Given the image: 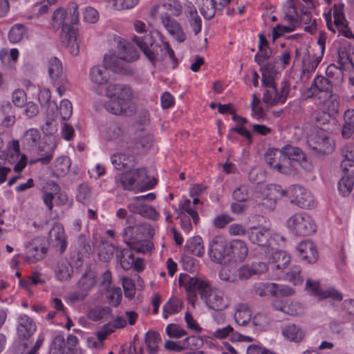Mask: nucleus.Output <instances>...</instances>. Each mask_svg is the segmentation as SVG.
<instances>
[{"instance_id": "3c124183", "label": "nucleus", "mask_w": 354, "mask_h": 354, "mask_svg": "<svg viewBox=\"0 0 354 354\" xmlns=\"http://www.w3.org/2000/svg\"><path fill=\"white\" fill-rule=\"evenodd\" d=\"M139 0H109L107 6L115 10L131 9L136 7Z\"/></svg>"}, {"instance_id": "49530a36", "label": "nucleus", "mask_w": 354, "mask_h": 354, "mask_svg": "<svg viewBox=\"0 0 354 354\" xmlns=\"http://www.w3.org/2000/svg\"><path fill=\"white\" fill-rule=\"evenodd\" d=\"M310 294L319 297L320 299L330 298L333 301H340L343 297L341 292L336 289H310Z\"/></svg>"}, {"instance_id": "5fc2aeb1", "label": "nucleus", "mask_w": 354, "mask_h": 354, "mask_svg": "<svg viewBox=\"0 0 354 354\" xmlns=\"http://www.w3.org/2000/svg\"><path fill=\"white\" fill-rule=\"evenodd\" d=\"M347 175L343 176L339 181L338 190L343 196L348 195L354 187V181L353 176L348 173Z\"/></svg>"}, {"instance_id": "cd10ccee", "label": "nucleus", "mask_w": 354, "mask_h": 354, "mask_svg": "<svg viewBox=\"0 0 354 354\" xmlns=\"http://www.w3.org/2000/svg\"><path fill=\"white\" fill-rule=\"evenodd\" d=\"M130 172L133 174V180L136 189H141L142 191L149 190L153 189L156 184L155 179L146 182L147 173L145 167L131 169Z\"/></svg>"}, {"instance_id": "a211bd4d", "label": "nucleus", "mask_w": 354, "mask_h": 354, "mask_svg": "<svg viewBox=\"0 0 354 354\" xmlns=\"http://www.w3.org/2000/svg\"><path fill=\"white\" fill-rule=\"evenodd\" d=\"M291 192L292 193L291 203L304 209H312L316 206L314 196L306 188L299 185H294Z\"/></svg>"}, {"instance_id": "c756f323", "label": "nucleus", "mask_w": 354, "mask_h": 354, "mask_svg": "<svg viewBox=\"0 0 354 354\" xmlns=\"http://www.w3.org/2000/svg\"><path fill=\"white\" fill-rule=\"evenodd\" d=\"M178 285L180 288H209L207 280L201 277H194L187 274H180Z\"/></svg>"}, {"instance_id": "4d7b16f0", "label": "nucleus", "mask_w": 354, "mask_h": 354, "mask_svg": "<svg viewBox=\"0 0 354 354\" xmlns=\"http://www.w3.org/2000/svg\"><path fill=\"white\" fill-rule=\"evenodd\" d=\"M216 5L213 0H202L200 12L205 19H210L214 17Z\"/></svg>"}, {"instance_id": "f8f14e48", "label": "nucleus", "mask_w": 354, "mask_h": 354, "mask_svg": "<svg viewBox=\"0 0 354 354\" xmlns=\"http://www.w3.org/2000/svg\"><path fill=\"white\" fill-rule=\"evenodd\" d=\"M208 254L214 262L221 265L230 263L229 243L223 236L214 237L209 243Z\"/></svg>"}, {"instance_id": "393cba45", "label": "nucleus", "mask_w": 354, "mask_h": 354, "mask_svg": "<svg viewBox=\"0 0 354 354\" xmlns=\"http://www.w3.org/2000/svg\"><path fill=\"white\" fill-rule=\"evenodd\" d=\"M128 208L134 214H138L143 217L154 221L158 220L160 217L159 212L153 207L140 201H131L128 205Z\"/></svg>"}, {"instance_id": "58836bf2", "label": "nucleus", "mask_w": 354, "mask_h": 354, "mask_svg": "<svg viewBox=\"0 0 354 354\" xmlns=\"http://www.w3.org/2000/svg\"><path fill=\"white\" fill-rule=\"evenodd\" d=\"M252 313L248 305L239 304L234 313V319L239 326H245L251 320Z\"/></svg>"}, {"instance_id": "774afa93", "label": "nucleus", "mask_w": 354, "mask_h": 354, "mask_svg": "<svg viewBox=\"0 0 354 354\" xmlns=\"http://www.w3.org/2000/svg\"><path fill=\"white\" fill-rule=\"evenodd\" d=\"M59 115L63 120H68L73 113V106L71 102L67 100H62L59 106Z\"/></svg>"}, {"instance_id": "6e6d98bb", "label": "nucleus", "mask_w": 354, "mask_h": 354, "mask_svg": "<svg viewBox=\"0 0 354 354\" xmlns=\"http://www.w3.org/2000/svg\"><path fill=\"white\" fill-rule=\"evenodd\" d=\"M284 280L290 282L293 286H301L303 283V279L301 276V268L298 266H295L292 270L284 274H282V278Z\"/></svg>"}, {"instance_id": "0e129e2a", "label": "nucleus", "mask_w": 354, "mask_h": 354, "mask_svg": "<svg viewBox=\"0 0 354 354\" xmlns=\"http://www.w3.org/2000/svg\"><path fill=\"white\" fill-rule=\"evenodd\" d=\"M80 286L82 288H93L97 285L95 273L92 270L86 272L79 281Z\"/></svg>"}, {"instance_id": "69168bd1", "label": "nucleus", "mask_w": 354, "mask_h": 354, "mask_svg": "<svg viewBox=\"0 0 354 354\" xmlns=\"http://www.w3.org/2000/svg\"><path fill=\"white\" fill-rule=\"evenodd\" d=\"M111 313V310L108 306L96 307L89 312V317L94 321L108 317Z\"/></svg>"}, {"instance_id": "bf43d9fd", "label": "nucleus", "mask_w": 354, "mask_h": 354, "mask_svg": "<svg viewBox=\"0 0 354 354\" xmlns=\"http://www.w3.org/2000/svg\"><path fill=\"white\" fill-rule=\"evenodd\" d=\"M294 293V289H255V294L260 297H265L268 295L272 297H277L278 294L281 295L290 296Z\"/></svg>"}, {"instance_id": "0eeeda50", "label": "nucleus", "mask_w": 354, "mask_h": 354, "mask_svg": "<svg viewBox=\"0 0 354 354\" xmlns=\"http://www.w3.org/2000/svg\"><path fill=\"white\" fill-rule=\"evenodd\" d=\"M286 194V191L278 185H259L252 195L254 203L263 212H271L277 201Z\"/></svg>"}, {"instance_id": "f704fd0d", "label": "nucleus", "mask_w": 354, "mask_h": 354, "mask_svg": "<svg viewBox=\"0 0 354 354\" xmlns=\"http://www.w3.org/2000/svg\"><path fill=\"white\" fill-rule=\"evenodd\" d=\"M185 250L190 254L202 257L205 253L202 238L199 236H195L189 239L185 245Z\"/></svg>"}, {"instance_id": "9b49d317", "label": "nucleus", "mask_w": 354, "mask_h": 354, "mask_svg": "<svg viewBox=\"0 0 354 354\" xmlns=\"http://www.w3.org/2000/svg\"><path fill=\"white\" fill-rule=\"evenodd\" d=\"M24 247L25 252L23 254V259L28 264H33L42 260L47 253L44 240L40 236L34 237L26 241Z\"/></svg>"}, {"instance_id": "4be33fe9", "label": "nucleus", "mask_w": 354, "mask_h": 354, "mask_svg": "<svg viewBox=\"0 0 354 354\" xmlns=\"http://www.w3.org/2000/svg\"><path fill=\"white\" fill-rule=\"evenodd\" d=\"M230 263H241L248 254L247 244L242 240L234 239L229 243Z\"/></svg>"}, {"instance_id": "1a4fd4ad", "label": "nucleus", "mask_w": 354, "mask_h": 354, "mask_svg": "<svg viewBox=\"0 0 354 354\" xmlns=\"http://www.w3.org/2000/svg\"><path fill=\"white\" fill-rule=\"evenodd\" d=\"M286 225L292 234L299 236H310L317 231L315 219L305 212H299L291 215L286 220Z\"/></svg>"}, {"instance_id": "ea45409f", "label": "nucleus", "mask_w": 354, "mask_h": 354, "mask_svg": "<svg viewBox=\"0 0 354 354\" xmlns=\"http://www.w3.org/2000/svg\"><path fill=\"white\" fill-rule=\"evenodd\" d=\"M178 207L180 216H184L185 215V213H186L187 216H189L196 225L198 223L200 219L198 214L195 209V207H194V204L192 203L189 199L184 198L180 201L178 204Z\"/></svg>"}, {"instance_id": "09e8293b", "label": "nucleus", "mask_w": 354, "mask_h": 354, "mask_svg": "<svg viewBox=\"0 0 354 354\" xmlns=\"http://www.w3.org/2000/svg\"><path fill=\"white\" fill-rule=\"evenodd\" d=\"M123 60L120 59L118 55L106 54L104 56V64L108 69L119 73L123 69Z\"/></svg>"}, {"instance_id": "a18cd8bd", "label": "nucleus", "mask_w": 354, "mask_h": 354, "mask_svg": "<svg viewBox=\"0 0 354 354\" xmlns=\"http://www.w3.org/2000/svg\"><path fill=\"white\" fill-rule=\"evenodd\" d=\"M183 308V303L178 298H171L164 305L162 308V316L165 319H167L170 315L179 313Z\"/></svg>"}, {"instance_id": "7c9ffc66", "label": "nucleus", "mask_w": 354, "mask_h": 354, "mask_svg": "<svg viewBox=\"0 0 354 354\" xmlns=\"http://www.w3.org/2000/svg\"><path fill=\"white\" fill-rule=\"evenodd\" d=\"M89 78L91 81L97 85H102L108 82L110 74L108 68L103 65H96L90 69Z\"/></svg>"}, {"instance_id": "ddd939ff", "label": "nucleus", "mask_w": 354, "mask_h": 354, "mask_svg": "<svg viewBox=\"0 0 354 354\" xmlns=\"http://www.w3.org/2000/svg\"><path fill=\"white\" fill-rule=\"evenodd\" d=\"M283 19L288 23H295L299 25L300 22L304 24H310L312 21L311 14L304 11L297 5L295 0H288L283 6Z\"/></svg>"}, {"instance_id": "6e6552de", "label": "nucleus", "mask_w": 354, "mask_h": 354, "mask_svg": "<svg viewBox=\"0 0 354 354\" xmlns=\"http://www.w3.org/2000/svg\"><path fill=\"white\" fill-rule=\"evenodd\" d=\"M53 21L55 24L62 26L61 35L62 44L68 49L72 55H77L80 51L77 41V30L67 25L66 10L62 8L57 9L53 13Z\"/></svg>"}, {"instance_id": "aec40b11", "label": "nucleus", "mask_w": 354, "mask_h": 354, "mask_svg": "<svg viewBox=\"0 0 354 354\" xmlns=\"http://www.w3.org/2000/svg\"><path fill=\"white\" fill-rule=\"evenodd\" d=\"M247 236L254 244L259 246L270 245V230L264 226H253L247 230Z\"/></svg>"}, {"instance_id": "a878e982", "label": "nucleus", "mask_w": 354, "mask_h": 354, "mask_svg": "<svg viewBox=\"0 0 354 354\" xmlns=\"http://www.w3.org/2000/svg\"><path fill=\"white\" fill-rule=\"evenodd\" d=\"M50 243L53 247L63 253L66 250L68 242L64 227L61 224H55L50 232Z\"/></svg>"}, {"instance_id": "dca6fc26", "label": "nucleus", "mask_w": 354, "mask_h": 354, "mask_svg": "<svg viewBox=\"0 0 354 354\" xmlns=\"http://www.w3.org/2000/svg\"><path fill=\"white\" fill-rule=\"evenodd\" d=\"M200 295L208 308L214 310H221L225 308L228 304L223 297L221 289H198Z\"/></svg>"}, {"instance_id": "39448f33", "label": "nucleus", "mask_w": 354, "mask_h": 354, "mask_svg": "<svg viewBox=\"0 0 354 354\" xmlns=\"http://www.w3.org/2000/svg\"><path fill=\"white\" fill-rule=\"evenodd\" d=\"M132 40L153 65L156 62L163 60L167 55L172 59L175 58L174 51L169 43L162 41L160 44H156L151 34H146L143 37L134 35Z\"/></svg>"}, {"instance_id": "5701e85b", "label": "nucleus", "mask_w": 354, "mask_h": 354, "mask_svg": "<svg viewBox=\"0 0 354 354\" xmlns=\"http://www.w3.org/2000/svg\"><path fill=\"white\" fill-rule=\"evenodd\" d=\"M34 321L26 315H21L18 319L17 335L21 339H28L36 331Z\"/></svg>"}, {"instance_id": "473e14b6", "label": "nucleus", "mask_w": 354, "mask_h": 354, "mask_svg": "<svg viewBox=\"0 0 354 354\" xmlns=\"http://www.w3.org/2000/svg\"><path fill=\"white\" fill-rule=\"evenodd\" d=\"M319 100V102L323 104L327 109V113H324L326 117V120H328L332 115H333L338 112L340 106V100L337 95L332 93L327 95L326 98H322Z\"/></svg>"}, {"instance_id": "680f3d73", "label": "nucleus", "mask_w": 354, "mask_h": 354, "mask_svg": "<svg viewBox=\"0 0 354 354\" xmlns=\"http://www.w3.org/2000/svg\"><path fill=\"white\" fill-rule=\"evenodd\" d=\"M66 11L67 25L71 26V24H77L80 19V13L77 5L74 2L70 3Z\"/></svg>"}, {"instance_id": "a19ab883", "label": "nucleus", "mask_w": 354, "mask_h": 354, "mask_svg": "<svg viewBox=\"0 0 354 354\" xmlns=\"http://www.w3.org/2000/svg\"><path fill=\"white\" fill-rule=\"evenodd\" d=\"M134 160V157L126 153H116L111 157L113 167L118 170L127 167Z\"/></svg>"}, {"instance_id": "f257e3e1", "label": "nucleus", "mask_w": 354, "mask_h": 354, "mask_svg": "<svg viewBox=\"0 0 354 354\" xmlns=\"http://www.w3.org/2000/svg\"><path fill=\"white\" fill-rule=\"evenodd\" d=\"M268 165L279 173L292 175L299 169L305 171H311L313 165L303 151L299 147L286 145L279 150L269 149L265 155Z\"/></svg>"}, {"instance_id": "72a5a7b5", "label": "nucleus", "mask_w": 354, "mask_h": 354, "mask_svg": "<svg viewBox=\"0 0 354 354\" xmlns=\"http://www.w3.org/2000/svg\"><path fill=\"white\" fill-rule=\"evenodd\" d=\"M73 273V266L68 259L60 260L55 270V277L59 281L68 280Z\"/></svg>"}, {"instance_id": "052dcab7", "label": "nucleus", "mask_w": 354, "mask_h": 354, "mask_svg": "<svg viewBox=\"0 0 354 354\" xmlns=\"http://www.w3.org/2000/svg\"><path fill=\"white\" fill-rule=\"evenodd\" d=\"M26 28L24 25L17 24L14 25L9 32V40L12 43L20 41L26 34Z\"/></svg>"}, {"instance_id": "e2e57ef3", "label": "nucleus", "mask_w": 354, "mask_h": 354, "mask_svg": "<svg viewBox=\"0 0 354 354\" xmlns=\"http://www.w3.org/2000/svg\"><path fill=\"white\" fill-rule=\"evenodd\" d=\"M45 283V279L41 274L35 272L28 280L19 279V286L22 288H27L29 286L43 285Z\"/></svg>"}, {"instance_id": "8fccbe9b", "label": "nucleus", "mask_w": 354, "mask_h": 354, "mask_svg": "<svg viewBox=\"0 0 354 354\" xmlns=\"http://www.w3.org/2000/svg\"><path fill=\"white\" fill-rule=\"evenodd\" d=\"M115 181L119 186L126 190L136 189L133 180V174L130 170L118 174L115 177Z\"/></svg>"}, {"instance_id": "c9c22d12", "label": "nucleus", "mask_w": 354, "mask_h": 354, "mask_svg": "<svg viewBox=\"0 0 354 354\" xmlns=\"http://www.w3.org/2000/svg\"><path fill=\"white\" fill-rule=\"evenodd\" d=\"M282 335L289 341L299 342L302 340L304 333L303 330L294 324H288L282 328Z\"/></svg>"}, {"instance_id": "4468645a", "label": "nucleus", "mask_w": 354, "mask_h": 354, "mask_svg": "<svg viewBox=\"0 0 354 354\" xmlns=\"http://www.w3.org/2000/svg\"><path fill=\"white\" fill-rule=\"evenodd\" d=\"M290 256L283 250L274 252L269 259L268 266L269 276L275 280L282 278L283 270L289 265Z\"/></svg>"}, {"instance_id": "20e7f679", "label": "nucleus", "mask_w": 354, "mask_h": 354, "mask_svg": "<svg viewBox=\"0 0 354 354\" xmlns=\"http://www.w3.org/2000/svg\"><path fill=\"white\" fill-rule=\"evenodd\" d=\"M153 234V230L148 223H139L129 226L124 230V239L127 244L133 250L138 253L149 252L152 243L148 240Z\"/></svg>"}, {"instance_id": "423d86ee", "label": "nucleus", "mask_w": 354, "mask_h": 354, "mask_svg": "<svg viewBox=\"0 0 354 354\" xmlns=\"http://www.w3.org/2000/svg\"><path fill=\"white\" fill-rule=\"evenodd\" d=\"M262 83L265 86L263 96L264 103L275 106L286 102L290 88V84L288 81L283 80L277 86L274 74L264 68L262 70Z\"/></svg>"}, {"instance_id": "603ef678", "label": "nucleus", "mask_w": 354, "mask_h": 354, "mask_svg": "<svg viewBox=\"0 0 354 354\" xmlns=\"http://www.w3.org/2000/svg\"><path fill=\"white\" fill-rule=\"evenodd\" d=\"M271 322V317L266 313H257L252 319V324L256 330H266Z\"/></svg>"}, {"instance_id": "338daca9", "label": "nucleus", "mask_w": 354, "mask_h": 354, "mask_svg": "<svg viewBox=\"0 0 354 354\" xmlns=\"http://www.w3.org/2000/svg\"><path fill=\"white\" fill-rule=\"evenodd\" d=\"M165 332L170 338H180L187 335L186 330L176 324H168Z\"/></svg>"}, {"instance_id": "864d4df0", "label": "nucleus", "mask_w": 354, "mask_h": 354, "mask_svg": "<svg viewBox=\"0 0 354 354\" xmlns=\"http://www.w3.org/2000/svg\"><path fill=\"white\" fill-rule=\"evenodd\" d=\"M41 138L39 131L35 128L27 130L23 138V143L28 147H35Z\"/></svg>"}, {"instance_id": "e433bc0d", "label": "nucleus", "mask_w": 354, "mask_h": 354, "mask_svg": "<svg viewBox=\"0 0 354 354\" xmlns=\"http://www.w3.org/2000/svg\"><path fill=\"white\" fill-rule=\"evenodd\" d=\"M338 55V64L343 70H354V48H350L347 50L340 49Z\"/></svg>"}, {"instance_id": "c03bdc74", "label": "nucleus", "mask_w": 354, "mask_h": 354, "mask_svg": "<svg viewBox=\"0 0 354 354\" xmlns=\"http://www.w3.org/2000/svg\"><path fill=\"white\" fill-rule=\"evenodd\" d=\"M19 53L17 48L3 50L0 53V59L5 66L12 69L19 59Z\"/></svg>"}, {"instance_id": "b1692460", "label": "nucleus", "mask_w": 354, "mask_h": 354, "mask_svg": "<svg viewBox=\"0 0 354 354\" xmlns=\"http://www.w3.org/2000/svg\"><path fill=\"white\" fill-rule=\"evenodd\" d=\"M268 269L267 263L263 261L253 262L247 264L238 269V277L241 280L248 279L254 275L264 273Z\"/></svg>"}, {"instance_id": "de8ad7c7", "label": "nucleus", "mask_w": 354, "mask_h": 354, "mask_svg": "<svg viewBox=\"0 0 354 354\" xmlns=\"http://www.w3.org/2000/svg\"><path fill=\"white\" fill-rule=\"evenodd\" d=\"M160 342L161 336L159 333L149 330L145 334V344L150 353L155 354L158 352Z\"/></svg>"}, {"instance_id": "13d9d810", "label": "nucleus", "mask_w": 354, "mask_h": 354, "mask_svg": "<svg viewBox=\"0 0 354 354\" xmlns=\"http://www.w3.org/2000/svg\"><path fill=\"white\" fill-rule=\"evenodd\" d=\"M105 295L109 305L117 307L120 305L122 297V289H105Z\"/></svg>"}, {"instance_id": "4c0bfd02", "label": "nucleus", "mask_w": 354, "mask_h": 354, "mask_svg": "<svg viewBox=\"0 0 354 354\" xmlns=\"http://www.w3.org/2000/svg\"><path fill=\"white\" fill-rule=\"evenodd\" d=\"M48 72L53 84H55L59 80L62 79V64L57 57H52L48 62Z\"/></svg>"}, {"instance_id": "bb28decb", "label": "nucleus", "mask_w": 354, "mask_h": 354, "mask_svg": "<svg viewBox=\"0 0 354 354\" xmlns=\"http://www.w3.org/2000/svg\"><path fill=\"white\" fill-rule=\"evenodd\" d=\"M297 249L302 260L311 263L317 261L318 259L317 250L314 243L311 241L305 240L300 242Z\"/></svg>"}, {"instance_id": "9d476101", "label": "nucleus", "mask_w": 354, "mask_h": 354, "mask_svg": "<svg viewBox=\"0 0 354 354\" xmlns=\"http://www.w3.org/2000/svg\"><path fill=\"white\" fill-rule=\"evenodd\" d=\"M326 34L320 32L317 41V45L313 48V53L310 52L305 55L302 59V73L304 76L308 78L311 73L315 71L318 64L322 59L326 41Z\"/></svg>"}, {"instance_id": "37998d69", "label": "nucleus", "mask_w": 354, "mask_h": 354, "mask_svg": "<svg viewBox=\"0 0 354 354\" xmlns=\"http://www.w3.org/2000/svg\"><path fill=\"white\" fill-rule=\"evenodd\" d=\"M153 142V136L150 133L139 131L137 133L136 146L142 152L151 149Z\"/></svg>"}, {"instance_id": "412c9836", "label": "nucleus", "mask_w": 354, "mask_h": 354, "mask_svg": "<svg viewBox=\"0 0 354 354\" xmlns=\"http://www.w3.org/2000/svg\"><path fill=\"white\" fill-rule=\"evenodd\" d=\"M161 21L168 33L178 42H183L186 35L181 25L174 18L165 13L161 17Z\"/></svg>"}, {"instance_id": "f03ea898", "label": "nucleus", "mask_w": 354, "mask_h": 354, "mask_svg": "<svg viewBox=\"0 0 354 354\" xmlns=\"http://www.w3.org/2000/svg\"><path fill=\"white\" fill-rule=\"evenodd\" d=\"M326 77L317 75L310 88V96L318 100L326 98L333 93V88L339 91L344 82L343 68L339 65L330 64L326 70ZM310 97V95H308Z\"/></svg>"}, {"instance_id": "6ab92c4d", "label": "nucleus", "mask_w": 354, "mask_h": 354, "mask_svg": "<svg viewBox=\"0 0 354 354\" xmlns=\"http://www.w3.org/2000/svg\"><path fill=\"white\" fill-rule=\"evenodd\" d=\"M116 257L121 267L125 270L133 268L135 270L140 272L145 268L143 259L140 257L136 258L129 250H117Z\"/></svg>"}, {"instance_id": "c85d7f7f", "label": "nucleus", "mask_w": 354, "mask_h": 354, "mask_svg": "<svg viewBox=\"0 0 354 354\" xmlns=\"http://www.w3.org/2000/svg\"><path fill=\"white\" fill-rule=\"evenodd\" d=\"M117 53L120 59L127 62L136 61L139 57L138 50L131 44L121 38H119L118 41Z\"/></svg>"}, {"instance_id": "2f4dec72", "label": "nucleus", "mask_w": 354, "mask_h": 354, "mask_svg": "<svg viewBox=\"0 0 354 354\" xmlns=\"http://www.w3.org/2000/svg\"><path fill=\"white\" fill-rule=\"evenodd\" d=\"M344 159L341 162V168L345 173L354 175V145H347L342 149Z\"/></svg>"}, {"instance_id": "79ce46f5", "label": "nucleus", "mask_w": 354, "mask_h": 354, "mask_svg": "<svg viewBox=\"0 0 354 354\" xmlns=\"http://www.w3.org/2000/svg\"><path fill=\"white\" fill-rule=\"evenodd\" d=\"M71 160L66 156H62L57 158L53 165V173L57 176H64L69 171L71 167Z\"/></svg>"}, {"instance_id": "7ed1b4c3", "label": "nucleus", "mask_w": 354, "mask_h": 354, "mask_svg": "<svg viewBox=\"0 0 354 354\" xmlns=\"http://www.w3.org/2000/svg\"><path fill=\"white\" fill-rule=\"evenodd\" d=\"M109 99L104 103L105 109L114 115H128L133 111L131 108L132 91L124 84H109L105 90Z\"/></svg>"}, {"instance_id": "2eb2a0df", "label": "nucleus", "mask_w": 354, "mask_h": 354, "mask_svg": "<svg viewBox=\"0 0 354 354\" xmlns=\"http://www.w3.org/2000/svg\"><path fill=\"white\" fill-rule=\"evenodd\" d=\"M307 142L310 148L320 153L329 154L335 149L333 140L323 131L312 133Z\"/></svg>"}, {"instance_id": "f3484780", "label": "nucleus", "mask_w": 354, "mask_h": 354, "mask_svg": "<svg viewBox=\"0 0 354 354\" xmlns=\"http://www.w3.org/2000/svg\"><path fill=\"white\" fill-rule=\"evenodd\" d=\"M7 162L14 165L15 172L21 171L26 166L27 157L25 154L20 153L19 142L14 140L8 147L6 154Z\"/></svg>"}]
</instances>
